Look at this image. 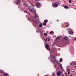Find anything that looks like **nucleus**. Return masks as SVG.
<instances>
[{"label": "nucleus", "instance_id": "1a4fd4ad", "mask_svg": "<svg viewBox=\"0 0 76 76\" xmlns=\"http://www.w3.org/2000/svg\"><path fill=\"white\" fill-rule=\"evenodd\" d=\"M45 48L47 49V50H48L49 49V47L48 45H46L45 46Z\"/></svg>", "mask_w": 76, "mask_h": 76}, {"label": "nucleus", "instance_id": "c756f323", "mask_svg": "<svg viewBox=\"0 0 76 76\" xmlns=\"http://www.w3.org/2000/svg\"><path fill=\"white\" fill-rule=\"evenodd\" d=\"M61 69H63V68H62V67H61Z\"/></svg>", "mask_w": 76, "mask_h": 76}, {"label": "nucleus", "instance_id": "412c9836", "mask_svg": "<svg viewBox=\"0 0 76 76\" xmlns=\"http://www.w3.org/2000/svg\"><path fill=\"white\" fill-rule=\"evenodd\" d=\"M69 2L70 3H71L72 2V0H69Z\"/></svg>", "mask_w": 76, "mask_h": 76}, {"label": "nucleus", "instance_id": "423d86ee", "mask_svg": "<svg viewBox=\"0 0 76 76\" xmlns=\"http://www.w3.org/2000/svg\"><path fill=\"white\" fill-rule=\"evenodd\" d=\"M61 73V71H59L58 72V73H57V75H58V76H60Z\"/></svg>", "mask_w": 76, "mask_h": 76}, {"label": "nucleus", "instance_id": "b1692460", "mask_svg": "<svg viewBox=\"0 0 76 76\" xmlns=\"http://www.w3.org/2000/svg\"><path fill=\"white\" fill-rule=\"evenodd\" d=\"M59 38H60V37H58L57 38V39H59Z\"/></svg>", "mask_w": 76, "mask_h": 76}, {"label": "nucleus", "instance_id": "dca6fc26", "mask_svg": "<svg viewBox=\"0 0 76 76\" xmlns=\"http://www.w3.org/2000/svg\"><path fill=\"white\" fill-rule=\"evenodd\" d=\"M48 22V20H44V22Z\"/></svg>", "mask_w": 76, "mask_h": 76}, {"label": "nucleus", "instance_id": "f704fd0d", "mask_svg": "<svg viewBox=\"0 0 76 76\" xmlns=\"http://www.w3.org/2000/svg\"><path fill=\"white\" fill-rule=\"evenodd\" d=\"M1 76H2V75H1Z\"/></svg>", "mask_w": 76, "mask_h": 76}, {"label": "nucleus", "instance_id": "0eeeda50", "mask_svg": "<svg viewBox=\"0 0 76 76\" xmlns=\"http://www.w3.org/2000/svg\"><path fill=\"white\" fill-rule=\"evenodd\" d=\"M36 5L37 6H39L40 5V3H39V2H37L36 4Z\"/></svg>", "mask_w": 76, "mask_h": 76}, {"label": "nucleus", "instance_id": "c85d7f7f", "mask_svg": "<svg viewBox=\"0 0 76 76\" xmlns=\"http://www.w3.org/2000/svg\"><path fill=\"white\" fill-rule=\"evenodd\" d=\"M29 18H28V20H29Z\"/></svg>", "mask_w": 76, "mask_h": 76}, {"label": "nucleus", "instance_id": "cd10ccee", "mask_svg": "<svg viewBox=\"0 0 76 76\" xmlns=\"http://www.w3.org/2000/svg\"><path fill=\"white\" fill-rule=\"evenodd\" d=\"M74 64H76V61L75 62V63Z\"/></svg>", "mask_w": 76, "mask_h": 76}, {"label": "nucleus", "instance_id": "6e6552de", "mask_svg": "<svg viewBox=\"0 0 76 76\" xmlns=\"http://www.w3.org/2000/svg\"><path fill=\"white\" fill-rule=\"evenodd\" d=\"M54 6L55 7H58V4H57L56 3H54Z\"/></svg>", "mask_w": 76, "mask_h": 76}, {"label": "nucleus", "instance_id": "f257e3e1", "mask_svg": "<svg viewBox=\"0 0 76 76\" xmlns=\"http://www.w3.org/2000/svg\"><path fill=\"white\" fill-rule=\"evenodd\" d=\"M32 7H34V5H32V7H30V8H28V9H29V10H30V12H32L35 15H36V10H35V9H34Z\"/></svg>", "mask_w": 76, "mask_h": 76}, {"label": "nucleus", "instance_id": "39448f33", "mask_svg": "<svg viewBox=\"0 0 76 76\" xmlns=\"http://www.w3.org/2000/svg\"><path fill=\"white\" fill-rule=\"evenodd\" d=\"M22 2V1H20V0H18L16 4H19L20 2Z\"/></svg>", "mask_w": 76, "mask_h": 76}, {"label": "nucleus", "instance_id": "a878e982", "mask_svg": "<svg viewBox=\"0 0 76 76\" xmlns=\"http://www.w3.org/2000/svg\"><path fill=\"white\" fill-rule=\"evenodd\" d=\"M48 41H50V38H48Z\"/></svg>", "mask_w": 76, "mask_h": 76}, {"label": "nucleus", "instance_id": "5701e85b", "mask_svg": "<svg viewBox=\"0 0 76 76\" xmlns=\"http://www.w3.org/2000/svg\"><path fill=\"white\" fill-rule=\"evenodd\" d=\"M52 75L53 76H54V75H55V74H54V73H53L52 74Z\"/></svg>", "mask_w": 76, "mask_h": 76}, {"label": "nucleus", "instance_id": "6ab92c4d", "mask_svg": "<svg viewBox=\"0 0 76 76\" xmlns=\"http://www.w3.org/2000/svg\"><path fill=\"white\" fill-rule=\"evenodd\" d=\"M39 26H40V27H41V26H42V25L41 24H40L39 25Z\"/></svg>", "mask_w": 76, "mask_h": 76}, {"label": "nucleus", "instance_id": "9d476101", "mask_svg": "<svg viewBox=\"0 0 76 76\" xmlns=\"http://www.w3.org/2000/svg\"><path fill=\"white\" fill-rule=\"evenodd\" d=\"M69 34H72L73 32L72 31H70L69 32Z\"/></svg>", "mask_w": 76, "mask_h": 76}, {"label": "nucleus", "instance_id": "f3484780", "mask_svg": "<svg viewBox=\"0 0 76 76\" xmlns=\"http://www.w3.org/2000/svg\"><path fill=\"white\" fill-rule=\"evenodd\" d=\"M0 72H1V73H3L4 72V71H3L2 70H1L0 71Z\"/></svg>", "mask_w": 76, "mask_h": 76}, {"label": "nucleus", "instance_id": "2eb2a0df", "mask_svg": "<svg viewBox=\"0 0 76 76\" xmlns=\"http://www.w3.org/2000/svg\"><path fill=\"white\" fill-rule=\"evenodd\" d=\"M43 25L45 26L46 25H47V23H43Z\"/></svg>", "mask_w": 76, "mask_h": 76}, {"label": "nucleus", "instance_id": "f8f14e48", "mask_svg": "<svg viewBox=\"0 0 76 76\" xmlns=\"http://www.w3.org/2000/svg\"><path fill=\"white\" fill-rule=\"evenodd\" d=\"M63 61V59L62 58H61L60 59V62H62Z\"/></svg>", "mask_w": 76, "mask_h": 76}, {"label": "nucleus", "instance_id": "9b49d317", "mask_svg": "<svg viewBox=\"0 0 76 76\" xmlns=\"http://www.w3.org/2000/svg\"><path fill=\"white\" fill-rule=\"evenodd\" d=\"M64 39H65V40H67L68 38H67V37H64Z\"/></svg>", "mask_w": 76, "mask_h": 76}, {"label": "nucleus", "instance_id": "bb28decb", "mask_svg": "<svg viewBox=\"0 0 76 76\" xmlns=\"http://www.w3.org/2000/svg\"><path fill=\"white\" fill-rule=\"evenodd\" d=\"M47 39H48V38H46V40L47 41Z\"/></svg>", "mask_w": 76, "mask_h": 76}, {"label": "nucleus", "instance_id": "a211bd4d", "mask_svg": "<svg viewBox=\"0 0 76 76\" xmlns=\"http://www.w3.org/2000/svg\"><path fill=\"white\" fill-rule=\"evenodd\" d=\"M52 33H53V31H51L50 32V34H51Z\"/></svg>", "mask_w": 76, "mask_h": 76}, {"label": "nucleus", "instance_id": "2f4dec72", "mask_svg": "<svg viewBox=\"0 0 76 76\" xmlns=\"http://www.w3.org/2000/svg\"><path fill=\"white\" fill-rule=\"evenodd\" d=\"M36 0V1H37V0H38H38Z\"/></svg>", "mask_w": 76, "mask_h": 76}, {"label": "nucleus", "instance_id": "ddd939ff", "mask_svg": "<svg viewBox=\"0 0 76 76\" xmlns=\"http://www.w3.org/2000/svg\"><path fill=\"white\" fill-rule=\"evenodd\" d=\"M8 76V74L7 73H5L4 74V76Z\"/></svg>", "mask_w": 76, "mask_h": 76}, {"label": "nucleus", "instance_id": "7ed1b4c3", "mask_svg": "<svg viewBox=\"0 0 76 76\" xmlns=\"http://www.w3.org/2000/svg\"><path fill=\"white\" fill-rule=\"evenodd\" d=\"M55 62L56 63H57L59 65V63L58 62V61H57V59L55 58L54 59V60L52 61V63L53 64H54L55 63Z\"/></svg>", "mask_w": 76, "mask_h": 76}, {"label": "nucleus", "instance_id": "aec40b11", "mask_svg": "<svg viewBox=\"0 0 76 76\" xmlns=\"http://www.w3.org/2000/svg\"><path fill=\"white\" fill-rule=\"evenodd\" d=\"M44 34L46 36H47V34L45 33H44Z\"/></svg>", "mask_w": 76, "mask_h": 76}, {"label": "nucleus", "instance_id": "393cba45", "mask_svg": "<svg viewBox=\"0 0 76 76\" xmlns=\"http://www.w3.org/2000/svg\"><path fill=\"white\" fill-rule=\"evenodd\" d=\"M69 74H70V71H69L68 73V74L69 75Z\"/></svg>", "mask_w": 76, "mask_h": 76}, {"label": "nucleus", "instance_id": "4be33fe9", "mask_svg": "<svg viewBox=\"0 0 76 76\" xmlns=\"http://www.w3.org/2000/svg\"><path fill=\"white\" fill-rule=\"evenodd\" d=\"M72 64H73V62H71V63H70V65H72Z\"/></svg>", "mask_w": 76, "mask_h": 76}, {"label": "nucleus", "instance_id": "4468645a", "mask_svg": "<svg viewBox=\"0 0 76 76\" xmlns=\"http://www.w3.org/2000/svg\"><path fill=\"white\" fill-rule=\"evenodd\" d=\"M64 7L65 8V9H68V7H67L66 6H64Z\"/></svg>", "mask_w": 76, "mask_h": 76}, {"label": "nucleus", "instance_id": "20e7f679", "mask_svg": "<svg viewBox=\"0 0 76 76\" xmlns=\"http://www.w3.org/2000/svg\"><path fill=\"white\" fill-rule=\"evenodd\" d=\"M24 12L25 13H27V14H29V12L28 11V9L27 10H26L24 11Z\"/></svg>", "mask_w": 76, "mask_h": 76}, {"label": "nucleus", "instance_id": "7c9ffc66", "mask_svg": "<svg viewBox=\"0 0 76 76\" xmlns=\"http://www.w3.org/2000/svg\"><path fill=\"white\" fill-rule=\"evenodd\" d=\"M48 76V75H46L45 76Z\"/></svg>", "mask_w": 76, "mask_h": 76}, {"label": "nucleus", "instance_id": "f03ea898", "mask_svg": "<svg viewBox=\"0 0 76 76\" xmlns=\"http://www.w3.org/2000/svg\"><path fill=\"white\" fill-rule=\"evenodd\" d=\"M31 20H32L34 23H37V20H38V16L37 15L34 18V17H32L31 18Z\"/></svg>", "mask_w": 76, "mask_h": 76}, {"label": "nucleus", "instance_id": "72a5a7b5", "mask_svg": "<svg viewBox=\"0 0 76 76\" xmlns=\"http://www.w3.org/2000/svg\"><path fill=\"white\" fill-rule=\"evenodd\" d=\"M67 26H68V25H67Z\"/></svg>", "mask_w": 76, "mask_h": 76}, {"label": "nucleus", "instance_id": "473e14b6", "mask_svg": "<svg viewBox=\"0 0 76 76\" xmlns=\"http://www.w3.org/2000/svg\"><path fill=\"white\" fill-rule=\"evenodd\" d=\"M71 76H72V75H71Z\"/></svg>", "mask_w": 76, "mask_h": 76}]
</instances>
